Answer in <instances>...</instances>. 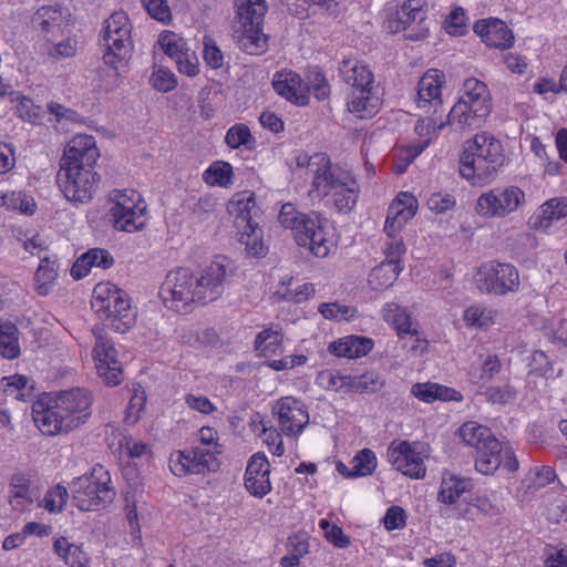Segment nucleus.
Here are the masks:
<instances>
[{
    "mask_svg": "<svg viewBox=\"0 0 567 567\" xmlns=\"http://www.w3.org/2000/svg\"><path fill=\"white\" fill-rule=\"evenodd\" d=\"M231 274L226 257H217L197 275L188 268H178L166 275L159 297L168 308L181 312L195 301L206 303L217 300Z\"/></svg>",
    "mask_w": 567,
    "mask_h": 567,
    "instance_id": "f257e3e1",
    "label": "nucleus"
},
{
    "mask_svg": "<svg viewBox=\"0 0 567 567\" xmlns=\"http://www.w3.org/2000/svg\"><path fill=\"white\" fill-rule=\"evenodd\" d=\"M92 402L91 392L83 388L43 395L32 406L33 421L45 435L69 433L87 421Z\"/></svg>",
    "mask_w": 567,
    "mask_h": 567,
    "instance_id": "f03ea898",
    "label": "nucleus"
},
{
    "mask_svg": "<svg viewBox=\"0 0 567 567\" xmlns=\"http://www.w3.org/2000/svg\"><path fill=\"white\" fill-rule=\"evenodd\" d=\"M278 220L290 229L296 243L317 257H327L336 246L334 234L327 219L316 214H303L291 203L281 206Z\"/></svg>",
    "mask_w": 567,
    "mask_h": 567,
    "instance_id": "7ed1b4c3",
    "label": "nucleus"
},
{
    "mask_svg": "<svg viewBox=\"0 0 567 567\" xmlns=\"http://www.w3.org/2000/svg\"><path fill=\"white\" fill-rule=\"evenodd\" d=\"M504 163L503 146L488 133H478L464 144L460 174L473 185L491 179Z\"/></svg>",
    "mask_w": 567,
    "mask_h": 567,
    "instance_id": "20e7f679",
    "label": "nucleus"
},
{
    "mask_svg": "<svg viewBox=\"0 0 567 567\" xmlns=\"http://www.w3.org/2000/svg\"><path fill=\"white\" fill-rule=\"evenodd\" d=\"M339 73L351 86L348 110L360 117L374 115L380 105V97L374 92V75L369 66L355 59H344L339 65Z\"/></svg>",
    "mask_w": 567,
    "mask_h": 567,
    "instance_id": "39448f33",
    "label": "nucleus"
},
{
    "mask_svg": "<svg viewBox=\"0 0 567 567\" xmlns=\"http://www.w3.org/2000/svg\"><path fill=\"white\" fill-rule=\"evenodd\" d=\"M92 309L111 329L124 333L133 327L136 312L128 295L111 284H99L93 291Z\"/></svg>",
    "mask_w": 567,
    "mask_h": 567,
    "instance_id": "423d86ee",
    "label": "nucleus"
},
{
    "mask_svg": "<svg viewBox=\"0 0 567 567\" xmlns=\"http://www.w3.org/2000/svg\"><path fill=\"white\" fill-rule=\"evenodd\" d=\"M132 24L127 14L116 11L107 18L101 31V42L105 48L104 63L116 72L123 70L133 52Z\"/></svg>",
    "mask_w": 567,
    "mask_h": 567,
    "instance_id": "0eeeda50",
    "label": "nucleus"
},
{
    "mask_svg": "<svg viewBox=\"0 0 567 567\" xmlns=\"http://www.w3.org/2000/svg\"><path fill=\"white\" fill-rule=\"evenodd\" d=\"M312 179L311 193L318 196L331 197L336 210L349 214L355 206L360 193L355 178L347 169L332 166L330 171Z\"/></svg>",
    "mask_w": 567,
    "mask_h": 567,
    "instance_id": "6e6552de",
    "label": "nucleus"
},
{
    "mask_svg": "<svg viewBox=\"0 0 567 567\" xmlns=\"http://www.w3.org/2000/svg\"><path fill=\"white\" fill-rule=\"evenodd\" d=\"M104 466L96 464L90 474L76 477L71 485L73 503L81 511H97L110 504L115 492Z\"/></svg>",
    "mask_w": 567,
    "mask_h": 567,
    "instance_id": "1a4fd4ad",
    "label": "nucleus"
},
{
    "mask_svg": "<svg viewBox=\"0 0 567 567\" xmlns=\"http://www.w3.org/2000/svg\"><path fill=\"white\" fill-rule=\"evenodd\" d=\"M525 202V193L517 186L494 187L477 197L474 209L482 218L502 219L516 213Z\"/></svg>",
    "mask_w": 567,
    "mask_h": 567,
    "instance_id": "9d476101",
    "label": "nucleus"
},
{
    "mask_svg": "<svg viewBox=\"0 0 567 567\" xmlns=\"http://www.w3.org/2000/svg\"><path fill=\"white\" fill-rule=\"evenodd\" d=\"M475 281L480 291L501 296L518 289L519 274L511 264L488 261L478 268Z\"/></svg>",
    "mask_w": 567,
    "mask_h": 567,
    "instance_id": "9b49d317",
    "label": "nucleus"
},
{
    "mask_svg": "<svg viewBox=\"0 0 567 567\" xmlns=\"http://www.w3.org/2000/svg\"><path fill=\"white\" fill-rule=\"evenodd\" d=\"M388 461L392 466L412 478H423L426 473L424 460L425 447L420 442L393 441L386 450Z\"/></svg>",
    "mask_w": 567,
    "mask_h": 567,
    "instance_id": "f8f14e48",
    "label": "nucleus"
},
{
    "mask_svg": "<svg viewBox=\"0 0 567 567\" xmlns=\"http://www.w3.org/2000/svg\"><path fill=\"white\" fill-rule=\"evenodd\" d=\"M130 193V197L125 193L117 195L116 202L110 209V216L115 229L135 233L145 227L146 205L141 200L140 194L134 190Z\"/></svg>",
    "mask_w": 567,
    "mask_h": 567,
    "instance_id": "ddd939ff",
    "label": "nucleus"
},
{
    "mask_svg": "<svg viewBox=\"0 0 567 567\" xmlns=\"http://www.w3.org/2000/svg\"><path fill=\"white\" fill-rule=\"evenodd\" d=\"M70 17L69 10L60 4L42 6L32 14L30 24L39 39L52 43L65 35Z\"/></svg>",
    "mask_w": 567,
    "mask_h": 567,
    "instance_id": "4468645a",
    "label": "nucleus"
},
{
    "mask_svg": "<svg viewBox=\"0 0 567 567\" xmlns=\"http://www.w3.org/2000/svg\"><path fill=\"white\" fill-rule=\"evenodd\" d=\"M501 466L508 472L518 470V461L506 442L492 436L476 452L475 467L484 475L494 474Z\"/></svg>",
    "mask_w": 567,
    "mask_h": 567,
    "instance_id": "2eb2a0df",
    "label": "nucleus"
},
{
    "mask_svg": "<svg viewBox=\"0 0 567 567\" xmlns=\"http://www.w3.org/2000/svg\"><path fill=\"white\" fill-rule=\"evenodd\" d=\"M56 179L68 200L87 203L93 198L101 177L95 171L60 169Z\"/></svg>",
    "mask_w": 567,
    "mask_h": 567,
    "instance_id": "dca6fc26",
    "label": "nucleus"
},
{
    "mask_svg": "<svg viewBox=\"0 0 567 567\" xmlns=\"http://www.w3.org/2000/svg\"><path fill=\"white\" fill-rule=\"evenodd\" d=\"M100 157V152L95 145V140L91 135H75L64 147L63 156L60 161V169L94 171L95 164Z\"/></svg>",
    "mask_w": 567,
    "mask_h": 567,
    "instance_id": "f3484780",
    "label": "nucleus"
},
{
    "mask_svg": "<svg viewBox=\"0 0 567 567\" xmlns=\"http://www.w3.org/2000/svg\"><path fill=\"white\" fill-rule=\"evenodd\" d=\"M219 467L217 458L205 450L192 449L189 452L177 451L171 454L169 468L176 476L215 472Z\"/></svg>",
    "mask_w": 567,
    "mask_h": 567,
    "instance_id": "a211bd4d",
    "label": "nucleus"
},
{
    "mask_svg": "<svg viewBox=\"0 0 567 567\" xmlns=\"http://www.w3.org/2000/svg\"><path fill=\"white\" fill-rule=\"evenodd\" d=\"M274 411L277 413L280 429L286 435L300 434L309 423L306 405L293 396L279 399Z\"/></svg>",
    "mask_w": 567,
    "mask_h": 567,
    "instance_id": "6ab92c4d",
    "label": "nucleus"
},
{
    "mask_svg": "<svg viewBox=\"0 0 567 567\" xmlns=\"http://www.w3.org/2000/svg\"><path fill=\"white\" fill-rule=\"evenodd\" d=\"M424 0H408L395 12V31H406L405 37L419 40L425 37L427 29L423 27L426 19Z\"/></svg>",
    "mask_w": 567,
    "mask_h": 567,
    "instance_id": "aec40b11",
    "label": "nucleus"
},
{
    "mask_svg": "<svg viewBox=\"0 0 567 567\" xmlns=\"http://www.w3.org/2000/svg\"><path fill=\"white\" fill-rule=\"evenodd\" d=\"M158 44L171 59H173L181 73L194 76L198 72L197 58L186 48L184 40L171 31L163 32L158 38Z\"/></svg>",
    "mask_w": 567,
    "mask_h": 567,
    "instance_id": "412c9836",
    "label": "nucleus"
},
{
    "mask_svg": "<svg viewBox=\"0 0 567 567\" xmlns=\"http://www.w3.org/2000/svg\"><path fill=\"white\" fill-rule=\"evenodd\" d=\"M94 355L96 360V371L100 378L107 385L115 386L122 381V367L116 359V350L102 337L96 339L94 346Z\"/></svg>",
    "mask_w": 567,
    "mask_h": 567,
    "instance_id": "4be33fe9",
    "label": "nucleus"
},
{
    "mask_svg": "<svg viewBox=\"0 0 567 567\" xmlns=\"http://www.w3.org/2000/svg\"><path fill=\"white\" fill-rule=\"evenodd\" d=\"M270 464L262 453L254 454L247 464L245 473V487L256 497H264L271 491Z\"/></svg>",
    "mask_w": 567,
    "mask_h": 567,
    "instance_id": "5701e85b",
    "label": "nucleus"
},
{
    "mask_svg": "<svg viewBox=\"0 0 567 567\" xmlns=\"http://www.w3.org/2000/svg\"><path fill=\"white\" fill-rule=\"evenodd\" d=\"M416 209V198L411 193H400L389 206L384 231L391 236L399 233L408 220L415 215Z\"/></svg>",
    "mask_w": 567,
    "mask_h": 567,
    "instance_id": "b1692460",
    "label": "nucleus"
},
{
    "mask_svg": "<svg viewBox=\"0 0 567 567\" xmlns=\"http://www.w3.org/2000/svg\"><path fill=\"white\" fill-rule=\"evenodd\" d=\"M227 212L234 217V226L237 231L258 224L254 220L257 206L252 192L244 190L234 194L227 204Z\"/></svg>",
    "mask_w": 567,
    "mask_h": 567,
    "instance_id": "393cba45",
    "label": "nucleus"
},
{
    "mask_svg": "<svg viewBox=\"0 0 567 567\" xmlns=\"http://www.w3.org/2000/svg\"><path fill=\"white\" fill-rule=\"evenodd\" d=\"M272 86L280 96L298 105H306L309 102V86L305 85L295 72L277 73Z\"/></svg>",
    "mask_w": 567,
    "mask_h": 567,
    "instance_id": "a878e982",
    "label": "nucleus"
},
{
    "mask_svg": "<svg viewBox=\"0 0 567 567\" xmlns=\"http://www.w3.org/2000/svg\"><path fill=\"white\" fill-rule=\"evenodd\" d=\"M474 32L493 48L507 49L514 43V35L507 25L498 19L481 20L474 25Z\"/></svg>",
    "mask_w": 567,
    "mask_h": 567,
    "instance_id": "bb28decb",
    "label": "nucleus"
},
{
    "mask_svg": "<svg viewBox=\"0 0 567 567\" xmlns=\"http://www.w3.org/2000/svg\"><path fill=\"white\" fill-rule=\"evenodd\" d=\"M458 109L474 107L481 113L492 112L491 94L487 85L477 79H466L463 84L462 93L458 97Z\"/></svg>",
    "mask_w": 567,
    "mask_h": 567,
    "instance_id": "cd10ccee",
    "label": "nucleus"
},
{
    "mask_svg": "<svg viewBox=\"0 0 567 567\" xmlns=\"http://www.w3.org/2000/svg\"><path fill=\"white\" fill-rule=\"evenodd\" d=\"M233 37L238 47L248 54L258 55L267 49L262 25H234Z\"/></svg>",
    "mask_w": 567,
    "mask_h": 567,
    "instance_id": "c85d7f7f",
    "label": "nucleus"
},
{
    "mask_svg": "<svg viewBox=\"0 0 567 567\" xmlns=\"http://www.w3.org/2000/svg\"><path fill=\"white\" fill-rule=\"evenodd\" d=\"M113 264L114 259L107 250L92 248L76 259L71 268V275L74 279H81L85 277L93 267L109 269Z\"/></svg>",
    "mask_w": 567,
    "mask_h": 567,
    "instance_id": "c756f323",
    "label": "nucleus"
},
{
    "mask_svg": "<svg viewBox=\"0 0 567 567\" xmlns=\"http://www.w3.org/2000/svg\"><path fill=\"white\" fill-rule=\"evenodd\" d=\"M373 341L370 338L361 336H348L329 346L330 353L337 357L355 359L367 355L373 348Z\"/></svg>",
    "mask_w": 567,
    "mask_h": 567,
    "instance_id": "7c9ffc66",
    "label": "nucleus"
},
{
    "mask_svg": "<svg viewBox=\"0 0 567 567\" xmlns=\"http://www.w3.org/2000/svg\"><path fill=\"white\" fill-rule=\"evenodd\" d=\"M488 116L489 113H481L478 109L472 106L458 109L457 101L447 114L446 124L462 131H472L482 127Z\"/></svg>",
    "mask_w": 567,
    "mask_h": 567,
    "instance_id": "2f4dec72",
    "label": "nucleus"
},
{
    "mask_svg": "<svg viewBox=\"0 0 567 567\" xmlns=\"http://www.w3.org/2000/svg\"><path fill=\"white\" fill-rule=\"evenodd\" d=\"M234 25H262L268 6L265 0H234Z\"/></svg>",
    "mask_w": 567,
    "mask_h": 567,
    "instance_id": "473e14b6",
    "label": "nucleus"
},
{
    "mask_svg": "<svg viewBox=\"0 0 567 567\" xmlns=\"http://www.w3.org/2000/svg\"><path fill=\"white\" fill-rule=\"evenodd\" d=\"M411 393L419 400L425 403H432L436 400L449 402V401H462V394L449 386L426 382L415 383L412 385Z\"/></svg>",
    "mask_w": 567,
    "mask_h": 567,
    "instance_id": "72a5a7b5",
    "label": "nucleus"
},
{
    "mask_svg": "<svg viewBox=\"0 0 567 567\" xmlns=\"http://www.w3.org/2000/svg\"><path fill=\"white\" fill-rule=\"evenodd\" d=\"M567 217V198L556 197L547 200L539 208V214L532 218L535 229H547L553 221Z\"/></svg>",
    "mask_w": 567,
    "mask_h": 567,
    "instance_id": "f704fd0d",
    "label": "nucleus"
},
{
    "mask_svg": "<svg viewBox=\"0 0 567 567\" xmlns=\"http://www.w3.org/2000/svg\"><path fill=\"white\" fill-rule=\"evenodd\" d=\"M436 70L427 71L417 84V103L420 107L441 103V80Z\"/></svg>",
    "mask_w": 567,
    "mask_h": 567,
    "instance_id": "c9c22d12",
    "label": "nucleus"
},
{
    "mask_svg": "<svg viewBox=\"0 0 567 567\" xmlns=\"http://www.w3.org/2000/svg\"><path fill=\"white\" fill-rule=\"evenodd\" d=\"M53 548L55 554L61 557L70 567H89V558L82 548L71 544L65 537H59L54 540Z\"/></svg>",
    "mask_w": 567,
    "mask_h": 567,
    "instance_id": "e433bc0d",
    "label": "nucleus"
},
{
    "mask_svg": "<svg viewBox=\"0 0 567 567\" xmlns=\"http://www.w3.org/2000/svg\"><path fill=\"white\" fill-rule=\"evenodd\" d=\"M467 487L468 483L466 481L456 478L455 476L443 478L437 499L443 503L445 507L453 506L460 502L465 494H468Z\"/></svg>",
    "mask_w": 567,
    "mask_h": 567,
    "instance_id": "4c0bfd02",
    "label": "nucleus"
},
{
    "mask_svg": "<svg viewBox=\"0 0 567 567\" xmlns=\"http://www.w3.org/2000/svg\"><path fill=\"white\" fill-rule=\"evenodd\" d=\"M254 346L261 357L279 354L282 352V333L271 328L264 329L256 336Z\"/></svg>",
    "mask_w": 567,
    "mask_h": 567,
    "instance_id": "58836bf2",
    "label": "nucleus"
},
{
    "mask_svg": "<svg viewBox=\"0 0 567 567\" xmlns=\"http://www.w3.org/2000/svg\"><path fill=\"white\" fill-rule=\"evenodd\" d=\"M401 270L400 265L384 260L372 269L369 276V284L375 290L388 288L393 285Z\"/></svg>",
    "mask_w": 567,
    "mask_h": 567,
    "instance_id": "ea45409f",
    "label": "nucleus"
},
{
    "mask_svg": "<svg viewBox=\"0 0 567 567\" xmlns=\"http://www.w3.org/2000/svg\"><path fill=\"white\" fill-rule=\"evenodd\" d=\"M460 439L468 446H473L478 451L480 445L486 443L494 436L491 430L474 421L464 423L457 431Z\"/></svg>",
    "mask_w": 567,
    "mask_h": 567,
    "instance_id": "a19ab883",
    "label": "nucleus"
},
{
    "mask_svg": "<svg viewBox=\"0 0 567 567\" xmlns=\"http://www.w3.org/2000/svg\"><path fill=\"white\" fill-rule=\"evenodd\" d=\"M18 334V328L13 323L0 324V353L2 357L14 359L20 354Z\"/></svg>",
    "mask_w": 567,
    "mask_h": 567,
    "instance_id": "79ce46f5",
    "label": "nucleus"
},
{
    "mask_svg": "<svg viewBox=\"0 0 567 567\" xmlns=\"http://www.w3.org/2000/svg\"><path fill=\"white\" fill-rule=\"evenodd\" d=\"M58 277V268L54 260L48 257L41 258V262L35 271L34 280L37 284V291L41 296H47L50 291V286Z\"/></svg>",
    "mask_w": 567,
    "mask_h": 567,
    "instance_id": "37998d69",
    "label": "nucleus"
},
{
    "mask_svg": "<svg viewBox=\"0 0 567 567\" xmlns=\"http://www.w3.org/2000/svg\"><path fill=\"white\" fill-rule=\"evenodd\" d=\"M384 386L383 378L375 371H369L361 375H351L350 392L375 393Z\"/></svg>",
    "mask_w": 567,
    "mask_h": 567,
    "instance_id": "c03bdc74",
    "label": "nucleus"
},
{
    "mask_svg": "<svg viewBox=\"0 0 567 567\" xmlns=\"http://www.w3.org/2000/svg\"><path fill=\"white\" fill-rule=\"evenodd\" d=\"M383 319L393 326L398 334H408L411 332L410 317L399 305L391 302L382 308Z\"/></svg>",
    "mask_w": 567,
    "mask_h": 567,
    "instance_id": "a18cd8bd",
    "label": "nucleus"
},
{
    "mask_svg": "<svg viewBox=\"0 0 567 567\" xmlns=\"http://www.w3.org/2000/svg\"><path fill=\"white\" fill-rule=\"evenodd\" d=\"M496 311L484 306L474 305L464 311L463 319L468 327L486 329L494 323Z\"/></svg>",
    "mask_w": 567,
    "mask_h": 567,
    "instance_id": "49530a36",
    "label": "nucleus"
},
{
    "mask_svg": "<svg viewBox=\"0 0 567 567\" xmlns=\"http://www.w3.org/2000/svg\"><path fill=\"white\" fill-rule=\"evenodd\" d=\"M10 487L12 494L10 503L13 508L22 509L32 503V498L29 496V480L24 474L17 473L12 475Z\"/></svg>",
    "mask_w": 567,
    "mask_h": 567,
    "instance_id": "de8ad7c7",
    "label": "nucleus"
},
{
    "mask_svg": "<svg viewBox=\"0 0 567 567\" xmlns=\"http://www.w3.org/2000/svg\"><path fill=\"white\" fill-rule=\"evenodd\" d=\"M238 241L245 245L247 252L250 256H260L264 251V245L261 241L262 230L259 225H252L249 228H245L237 231Z\"/></svg>",
    "mask_w": 567,
    "mask_h": 567,
    "instance_id": "09e8293b",
    "label": "nucleus"
},
{
    "mask_svg": "<svg viewBox=\"0 0 567 567\" xmlns=\"http://www.w3.org/2000/svg\"><path fill=\"white\" fill-rule=\"evenodd\" d=\"M225 142L231 148L245 146L247 150H251L255 146L256 140L251 135L249 127L240 123L235 124L227 131Z\"/></svg>",
    "mask_w": 567,
    "mask_h": 567,
    "instance_id": "8fccbe9b",
    "label": "nucleus"
},
{
    "mask_svg": "<svg viewBox=\"0 0 567 567\" xmlns=\"http://www.w3.org/2000/svg\"><path fill=\"white\" fill-rule=\"evenodd\" d=\"M441 513L447 518H465L474 520L476 518L474 497L465 494L455 505L442 508Z\"/></svg>",
    "mask_w": 567,
    "mask_h": 567,
    "instance_id": "3c124183",
    "label": "nucleus"
},
{
    "mask_svg": "<svg viewBox=\"0 0 567 567\" xmlns=\"http://www.w3.org/2000/svg\"><path fill=\"white\" fill-rule=\"evenodd\" d=\"M233 167L226 162H215L204 174L205 182L209 185L226 187L231 184Z\"/></svg>",
    "mask_w": 567,
    "mask_h": 567,
    "instance_id": "603ef678",
    "label": "nucleus"
},
{
    "mask_svg": "<svg viewBox=\"0 0 567 567\" xmlns=\"http://www.w3.org/2000/svg\"><path fill=\"white\" fill-rule=\"evenodd\" d=\"M296 164L298 167H307L313 173V179H316L320 174L327 171H330L332 165L330 158L323 153H317L312 156H308L306 153L299 154L296 157Z\"/></svg>",
    "mask_w": 567,
    "mask_h": 567,
    "instance_id": "864d4df0",
    "label": "nucleus"
},
{
    "mask_svg": "<svg viewBox=\"0 0 567 567\" xmlns=\"http://www.w3.org/2000/svg\"><path fill=\"white\" fill-rule=\"evenodd\" d=\"M352 474L357 477L368 476L377 467V456L370 449L361 450L351 461Z\"/></svg>",
    "mask_w": 567,
    "mask_h": 567,
    "instance_id": "5fc2aeb1",
    "label": "nucleus"
},
{
    "mask_svg": "<svg viewBox=\"0 0 567 567\" xmlns=\"http://www.w3.org/2000/svg\"><path fill=\"white\" fill-rule=\"evenodd\" d=\"M76 43L74 40L68 38L60 41L55 40L52 43H44L41 45V52L51 58H70L75 54Z\"/></svg>",
    "mask_w": 567,
    "mask_h": 567,
    "instance_id": "6e6d98bb",
    "label": "nucleus"
},
{
    "mask_svg": "<svg viewBox=\"0 0 567 567\" xmlns=\"http://www.w3.org/2000/svg\"><path fill=\"white\" fill-rule=\"evenodd\" d=\"M318 311L328 320L349 321L354 317L355 309L338 302L321 303Z\"/></svg>",
    "mask_w": 567,
    "mask_h": 567,
    "instance_id": "4d7b16f0",
    "label": "nucleus"
},
{
    "mask_svg": "<svg viewBox=\"0 0 567 567\" xmlns=\"http://www.w3.org/2000/svg\"><path fill=\"white\" fill-rule=\"evenodd\" d=\"M69 497L68 489L62 485H55L43 497V507L51 513L62 512Z\"/></svg>",
    "mask_w": 567,
    "mask_h": 567,
    "instance_id": "13d9d810",
    "label": "nucleus"
},
{
    "mask_svg": "<svg viewBox=\"0 0 567 567\" xmlns=\"http://www.w3.org/2000/svg\"><path fill=\"white\" fill-rule=\"evenodd\" d=\"M152 86L159 92H169L177 85V80L173 72L163 66H154L151 76Z\"/></svg>",
    "mask_w": 567,
    "mask_h": 567,
    "instance_id": "bf43d9fd",
    "label": "nucleus"
},
{
    "mask_svg": "<svg viewBox=\"0 0 567 567\" xmlns=\"http://www.w3.org/2000/svg\"><path fill=\"white\" fill-rule=\"evenodd\" d=\"M199 444L194 446L193 449L203 450V452L208 451L213 454L214 458H217L216 455L223 452L221 445L218 444L217 432L209 426H203L198 431Z\"/></svg>",
    "mask_w": 567,
    "mask_h": 567,
    "instance_id": "052dcab7",
    "label": "nucleus"
},
{
    "mask_svg": "<svg viewBox=\"0 0 567 567\" xmlns=\"http://www.w3.org/2000/svg\"><path fill=\"white\" fill-rule=\"evenodd\" d=\"M455 204L456 200L451 194L441 192L432 193L426 200L427 208L435 214H444L453 209Z\"/></svg>",
    "mask_w": 567,
    "mask_h": 567,
    "instance_id": "680f3d73",
    "label": "nucleus"
},
{
    "mask_svg": "<svg viewBox=\"0 0 567 567\" xmlns=\"http://www.w3.org/2000/svg\"><path fill=\"white\" fill-rule=\"evenodd\" d=\"M320 528L324 532L328 542L338 548H347L350 545V538L343 533L342 528L331 525L327 519L319 522Z\"/></svg>",
    "mask_w": 567,
    "mask_h": 567,
    "instance_id": "e2e57ef3",
    "label": "nucleus"
},
{
    "mask_svg": "<svg viewBox=\"0 0 567 567\" xmlns=\"http://www.w3.org/2000/svg\"><path fill=\"white\" fill-rule=\"evenodd\" d=\"M143 7L148 14L161 22H168L171 20V9L167 0H141Z\"/></svg>",
    "mask_w": 567,
    "mask_h": 567,
    "instance_id": "0e129e2a",
    "label": "nucleus"
},
{
    "mask_svg": "<svg viewBox=\"0 0 567 567\" xmlns=\"http://www.w3.org/2000/svg\"><path fill=\"white\" fill-rule=\"evenodd\" d=\"M465 12L462 8L453 9L445 20V30L452 35H463L466 32Z\"/></svg>",
    "mask_w": 567,
    "mask_h": 567,
    "instance_id": "69168bd1",
    "label": "nucleus"
},
{
    "mask_svg": "<svg viewBox=\"0 0 567 567\" xmlns=\"http://www.w3.org/2000/svg\"><path fill=\"white\" fill-rule=\"evenodd\" d=\"M146 403L145 391L142 386L134 388V393L130 399L128 406L126 410V420L128 422H136L140 417V413L143 411Z\"/></svg>",
    "mask_w": 567,
    "mask_h": 567,
    "instance_id": "338daca9",
    "label": "nucleus"
},
{
    "mask_svg": "<svg viewBox=\"0 0 567 567\" xmlns=\"http://www.w3.org/2000/svg\"><path fill=\"white\" fill-rule=\"evenodd\" d=\"M406 514L400 506H391L383 517L384 527L388 530L402 529L405 526Z\"/></svg>",
    "mask_w": 567,
    "mask_h": 567,
    "instance_id": "774afa93",
    "label": "nucleus"
}]
</instances>
